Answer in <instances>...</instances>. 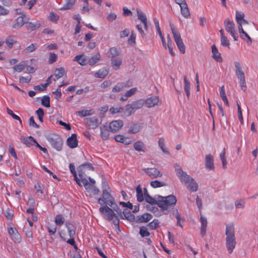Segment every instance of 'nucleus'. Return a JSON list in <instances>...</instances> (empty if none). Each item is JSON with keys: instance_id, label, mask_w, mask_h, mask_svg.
<instances>
[{"instance_id": "obj_31", "label": "nucleus", "mask_w": 258, "mask_h": 258, "mask_svg": "<svg viewBox=\"0 0 258 258\" xmlns=\"http://www.w3.org/2000/svg\"><path fill=\"white\" fill-rule=\"evenodd\" d=\"M65 4L60 9V10H66L71 9L74 6L76 0H64Z\"/></svg>"}, {"instance_id": "obj_22", "label": "nucleus", "mask_w": 258, "mask_h": 258, "mask_svg": "<svg viewBox=\"0 0 258 258\" xmlns=\"http://www.w3.org/2000/svg\"><path fill=\"white\" fill-rule=\"evenodd\" d=\"M67 145L71 148H75L77 147L78 141L76 134H72V136L67 139Z\"/></svg>"}, {"instance_id": "obj_45", "label": "nucleus", "mask_w": 258, "mask_h": 258, "mask_svg": "<svg viewBox=\"0 0 258 258\" xmlns=\"http://www.w3.org/2000/svg\"><path fill=\"white\" fill-rule=\"evenodd\" d=\"M238 30L240 34H243L245 37L247 38V43L248 44H250L251 43V39L250 36L243 30L242 25H239L238 26Z\"/></svg>"}, {"instance_id": "obj_55", "label": "nucleus", "mask_w": 258, "mask_h": 258, "mask_svg": "<svg viewBox=\"0 0 258 258\" xmlns=\"http://www.w3.org/2000/svg\"><path fill=\"white\" fill-rule=\"evenodd\" d=\"M221 44L224 47H230L229 40L228 39L227 37L224 36L221 37Z\"/></svg>"}, {"instance_id": "obj_48", "label": "nucleus", "mask_w": 258, "mask_h": 258, "mask_svg": "<svg viewBox=\"0 0 258 258\" xmlns=\"http://www.w3.org/2000/svg\"><path fill=\"white\" fill-rule=\"evenodd\" d=\"M220 159H221L222 163L223 168L224 169H225L226 168L227 161H226V156H225V149H224L223 152L220 153Z\"/></svg>"}, {"instance_id": "obj_47", "label": "nucleus", "mask_w": 258, "mask_h": 258, "mask_svg": "<svg viewBox=\"0 0 258 258\" xmlns=\"http://www.w3.org/2000/svg\"><path fill=\"white\" fill-rule=\"evenodd\" d=\"M42 105L46 107H50V98L48 96H44L41 99Z\"/></svg>"}, {"instance_id": "obj_20", "label": "nucleus", "mask_w": 258, "mask_h": 258, "mask_svg": "<svg viewBox=\"0 0 258 258\" xmlns=\"http://www.w3.org/2000/svg\"><path fill=\"white\" fill-rule=\"evenodd\" d=\"M73 61L77 62L81 66H85L88 63V56L84 54L76 55L73 59Z\"/></svg>"}, {"instance_id": "obj_29", "label": "nucleus", "mask_w": 258, "mask_h": 258, "mask_svg": "<svg viewBox=\"0 0 258 258\" xmlns=\"http://www.w3.org/2000/svg\"><path fill=\"white\" fill-rule=\"evenodd\" d=\"M136 192H137V200L139 202H142L144 200V192H143L142 188L140 185H138L136 187Z\"/></svg>"}, {"instance_id": "obj_32", "label": "nucleus", "mask_w": 258, "mask_h": 258, "mask_svg": "<svg viewBox=\"0 0 258 258\" xmlns=\"http://www.w3.org/2000/svg\"><path fill=\"white\" fill-rule=\"evenodd\" d=\"M54 222L59 228L64 223L65 218L62 215L58 214L55 216Z\"/></svg>"}, {"instance_id": "obj_58", "label": "nucleus", "mask_w": 258, "mask_h": 258, "mask_svg": "<svg viewBox=\"0 0 258 258\" xmlns=\"http://www.w3.org/2000/svg\"><path fill=\"white\" fill-rule=\"evenodd\" d=\"M7 111L8 114L10 115L14 119L19 120L20 123L22 122L20 118L18 115L14 114L12 110L8 108L7 109Z\"/></svg>"}, {"instance_id": "obj_59", "label": "nucleus", "mask_w": 258, "mask_h": 258, "mask_svg": "<svg viewBox=\"0 0 258 258\" xmlns=\"http://www.w3.org/2000/svg\"><path fill=\"white\" fill-rule=\"evenodd\" d=\"M36 113L37 114L38 119L40 122H43V118L44 116V111L42 108H39L36 110Z\"/></svg>"}, {"instance_id": "obj_43", "label": "nucleus", "mask_w": 258, "mask_h": 258, "mask_svg": "<svg viewBox=\"0 0 258 258\" xmlns=\"http://www.w3.org/2000/svg\"><path fill=\"white\" fill-rule=\"evenodd\" d=\"M123 111V108L118 106H113L109 109V111L112 114H116L117 113H121Z\"/></svg>"}, {"instance_id": "obj_3", "label": "nucleus", "mask_w": 258, "mask_h": 258, "mask_svg": "<svg viewBox=\"0 0 258 258\" xmlns=\"http://www.w3.org/2000/svg\"><path fill=\"white\" fill-rule=\"evenodd\" d=\"M225 235L226 246L228 252L231 253L236 244L235 228L233 224L226 225Z\"/></svg>"}, {"instance_id": "obj_27", "label": "nucleus", "mask_w": 258, "mask_h": 258, "mask_svg": "<svg viewBox=\"0 0 258 258\" xmlns=\"http://www.w3.org/2000/svg\"><path fill=\"white\" fill-rule=\"evenodd\" d=\"M144 199L145 201L151 204V205H157V200H156L155 199L151 197L149 195L147 190L146 188H144Z\"/></svg>"}, {"instance_id": "obj_63", "label": "nucleus", "mask_w": 258, "mask_h": 258, "mask_svg": "<svg viewBox=\"0 0 258 258\" xmlns=\"http://www.w3.org/2000/svg\"><path fill=\"white\" fill-rule=\"evenodd\" d=\"M235 206L237 209H243L244 207V202L242 200H237L235 203Z\"/></svg>"}, {"instance_id": "obj_35", "label": "nucleus", "mask_w": 258, "mask_h": 258, "mask_svg": "<svg viewBox=\"0 0 258 258\" xmlns=\"http://www.w3.org/2000/svg\"><path fill=\"white\" fill-rule=\"evenodd\" d=\"M108 74V71L105 69H101L95 73L94 76L96 78H104Z\"/></svg>"}, {"instance_id": "obj_9", "label": "nucleus", "mask_w": 258, "mask_h": 258, "mask_svg": "<svg viewBox=\"0 0 258 258\" xmlns=\"http://www.w3.org/2000/svg\"><path fill=\"white\" fill-rule=\"evenodd\" d=\"M178 6L180 8L181 15L185 18H188L190 16L189 11L187 5L185 0H178Z\"/></svg>"}, {"instance_id": "obj_49", "label": "nucleus", "mask_w": 258, "mask_h": 258, "mask_svg": "<svg viewBox=\"0 0 258 258\" xmlns=\"http://www.w3.org/2000/svg\"><path fill=\"white\" fill-rule=\"evenodd\" d=\"M100 130H101L100 135H101V138L103 140L107 139L109 137V131L105 127H103V128L101 127Z\"/></svg>"}, {"instance_id": "obj_16", "label": "nucleus", "mask_w": 258, "mask_h": 258, "mask_svg": "<svg viewBox=\"0 0 258 258\" xmlns=\"http://www.w3.org/2000/svg\"><path fill=\"white\" fill-rule=\"evenodd\" d=\"M200 223L201 224V234L202 236L204 237L206 234V229L207 227V219L206 217L203 216L202 213L200 212Z\"/></svg>"}, {"instance_id": "obj_52", "label": "nucleus", "mask_w": 258, "mask_h": 258, "mask_svg": "<svg viewBox=\"0 0 258 258\" xmlns=\"http://www.w3.org/2000/svg\"><path fill=\"white\" fill-rule=\"evenodd\" d=\"M50 80V77L48 78L47 80V83L41 84L40 85L36 86L34 87V90L36 91H41L44 90L46 87L47 86V84L49 83V81Z\"/></svg>"}, {"instance_id": "obj_24", "label": "nucleus", "mask_w": 258, "mask_h": 258, "mask_svg": "<svg viewBox=\"0 0 258 258\" xmlns=\"http://www.w3.org/2000/svg\"><path fill=\"white\" fill-rule=\"evenodd\" d=\"M130 104L133 110L135 111L136 110L141 108L144 105V102L143 100L140 99L134 101Z\"/></svg>"}, {"instance_id": "obj_64", "label": "nucleus", "mask_w": 258, "mask_h": 258, "mask_svg": "<svg viewBox=\"0 0 258 258\" xmlns=\"http://www.w3.org/2000/svg\"><path fill=\"white\" fill-rule=\"evenodd\" d=\"M136 34L135 33V32L134 31H132L131 34L128 39V43L130 44L135 43L136 42Z\"/></svg>"}, {"instance_id": "obj_50", "label": "nucleus", "mask_w": 258, "mask_h": 258, "mask_svg": "<svg viewBox=\"0 0 258 258\" xmlns=\"http://www.w3.org/2000/svg\"><path fill=\"white\" fill-rule=\"evenodd\" d=\"M41 25L40 22L36 21L35 23L29 22L28 24V27L31 30H34L38 28Z\"/></svg>"}, {"instance_id": "obj_14", "label": "nucleus", "mask_w": 258, "mask_h": 258, "mask_svg": "<svg viewBox=\"0 0 258 258\" xmlns=\"http://www.w3.org/2000/svg\"><path fill=\"white\" fill-rule=\"evenodd\" d=\"M136 11L138 19L143 24L144 29L147 30L148 29L147 19L145 14L139 8L136 9Z\"/></svg>"}, {"instance_id": "obj_17", "label": "nucleus", "mask_w": 258, "mask_h": 258, "mask_svg": "<svg viewBox=\"0 0 258 258\" xmlns=\"http://www.w3.org/2000/svg\"><path fill=\"white\" fill-rule=\"evenodd\" d=\"M205 167L209 170L215 169L213 156L211 154L207 155L205 157Z\"/></svg>"}, {"instance_id": "obj_38", "label": "nucleus", "mask_w": 258, "mask_h": 258, "mask_svg": "<svg viewBox=\"0 0 258 258\" xmlns=\"http://www.w3.org/2000/svg\"><path fill=\"white\" fill-rule=\"evenodd\" d=\"M26 67V63L25 61H21L19 63L15 65L13 67V69L15 72L20 73L23 71Z\"/></svg>"}, {"instance_id": "obj_11", "label": "nucleus", "mask_w": 258, "mask_h": 258, "mask_svg": "<svg viewBox=\"0 0 258 258\" xmlns=\"http://www.w3.org/2000/svg\"><path fill=\"white\" fill-rule=\"evenodd\" d=\"M144 102L145 105L147 107L151 108L158 105L159 99L158 96H153L144 100Z\"/></svg>"}, {"instance_id": "obj_15", "label": "nucleus", "mask_w": 258, "mask_h": 258, "mask_svg": "<svg viewBox=\"0 0 258 258\" xmlns=\"http://www.w3.org/2000/svg\"><path fill=\"white\" fill-rule=\"evenodd\" d=\"M8 232L15 242L19 243L21 241V236L16 229L10 227L8 229Z\"/></svg>"}, {"instance_id": "obj_51", "label": "nucleus", "mask_w": 258, "mask_h": 258, "mask_svg": "<svg viewBox=\"0 0 258 258\" xmlns=\"http://www.w3.org/2000/svg\"><path fill=\"white\" fill-rule=\"evenodd\" d=\"M150 185L153 188H157L164 186L165 183L164 182L154 180L150 182Z\"/></svg>"}, {"instance_id": "obj_21", "label": "nucleus", "mask_w": 258, "mask_h": 258, "mask_svg": "<svg viewBox=\"0 0 258 258\" xmlns=\"http://www.w3.org/2000/svg\"><path fill=\"white\" fill-rule=\"evenodd\" d=\"M212 57L218 62H222L223 58L215 44L212 46Z\"/></svg>"}, {"instance_id": "obj_33", "label": "nucleus", "mask_w": 258, "mask_h": 258, "mask_svg": "<svg viewBox=\"0 0 258 258\" xmlns=\"http://www.w3.org/2000/svg\"><path fill=\"white\" fill-rule=\"evenodd\" d=\"M64 69L63 68L56 69L54 72L53 80L55 81L62 77L64 75Z\"/></svg>"}, {"instance_id": "obj_40", "label": "nucleus", "mask_w": 258, "mask_h": 258, "mask_svg": "<svg viewBox=\"0 0 258 258\" xmlns=\"http://www.w3.org/2000/svg\"><path fill=\"white\" fill-rule=\"evenodd\" d=\"M92 110H82L79 111H78L76 114L80 116V117H85L87 116L91 115L93 114Z\"/></svg>"}, {"instance_id": "obj_28", "label": "nucleus", "mask_w": 258, "mask_h": 258, "mask_svg": "<svg viewBox=\"0 0 258 258\" xmlns=\"http://www.w3.org/2000/svg\"><path fill=\"white\" fill-rule=\"evenodd\" d=\"M65 225L67 228L69 236L70 237H74L76 234V231L74 225L68 222H66Z\"/></svg>"}, {"instance_id": "obj_36", "label": "nucleus", "mask_w": 258, "mask_h": 258, "mask_svg": "<svg viewBox=\"0 0 258 258\" xmlns=\"http://www.w3.org/2000/svg\"><path fill=\"white\" fill-rule=\"evenodd\" d=\"M16 42H17L16 39L15 38V37L12 36H9V37H8L5 41L7 46L9 48H12L13 45L15 43H16Z\"/></svg>"}, {"instance_id": "obj_19", "label": "nucleus", "mask_w": 258, "mask_h": 258, "mask_svg": "<svg viewBox=\"0 0 258 258\" xmlns=\"http://www.w3.org/2000/svg\"><path fill=\"white\" fill-rule=\"evenodd\" d=\"M147 174L152 178H158L161 177L162 174L159 171L155 168H149L145 170Z\"/></svg>"}, {"instance_id": "obj_34", "label": "nucleus", "mask_w": 258, "mask_h": 258, "mask_svg": "<svg viewBox=\"0 0 258 258\" xmlns=\"http://www.w3.org/2000/svg\"><path fill=\"white\" fill-rule=\"evenodd\" d=\"M100 58L101 56L100 54H95L91 58H88V63H89L90 66H93L100 60Z\"/></svg>"}, {"instance_id": "obj_23", "label": "nucleus", "mask_w": 258, "mask_h": 258, "mask_svg": "<svg viewBox=\"0 0 258 258\" xmlns=\"http://www.w3.org/2000/svg\"><path fill=\"white\" fill-rule=\"evenodd\" d=\"M122 58L120 57L113 58L111 60V64L113 70L117 71L122 64Z\"/></svg>"}, {"instance_id": "obj_4", "label": "nucleus", "mask_w": 258, "mask_h": 258, "mask_svg": "<svg viewBox=\"0 0 258 258\" xmlns=\"http://www.w3.org/2000/svg\"><path fill=\"white\" fill-rule=\"evenodd\" d=\"M176 202V197L173 195L166 197L158 196L157 198V205L163 210H166L169 207L174 205Z\"/></svg>"}, {"instance_id": "obj_44", "label": "nucleus", "mask_w": 258, "mask_h": 258, "mask_svg": "<svg viewBox=\"0 0 258 258\" xmlns=\"http://www.w3.org/2000/svg\"><path fill=\"white\" fill-rule=\"evenodd\" d=\"M244 14L243 13L236 12V21L238 24L242 25V21L244 19Z\"/></svg>"}, {"instance_id": "obj_62", "label": "nucleus", "mask_w": 258, "mask_h": 258, "mask_svg": "<svg viewBox=\"0 0 258 258\" xmlns=\"http://www.w3.org/2000/svg\"><path fill=\"white\" fill-rule=\"evenodd\" d=\"M37 47L38 46L37 44L32 43L29 46L27 47L26 50L27 52H31L34 51Z\"/></svg>"}, {"instance_id": "obj_5", "label": "nucleus", "mask_w": 258, "mask_h": 258, "mask_svg": "<svg viewBox=\"0 0 258 258\" xmlns=\"http://www.w3.org/2000/svg\"><path fill=\"white\" fill-rule=\"evenodd\" d=\"M79 176L81 178L83 185L85 187L87 194L90 197H92L99 193V189L94 185L95 181L93 179L89 177L90 181H89L86 178H83L82 175L79 174Z\"/></svg>"}, {"instance_id": "obj_42", "label": "nucleus", "mask_w": 258, "mask_h": 258, "mask_svg": "<svg viewBox=\"0 0 258 258\" xmlns=\"http://www.w3.org/2000/svg\"><path fill=\"white\" fill-rule=\"evenodd\" d=\"M184 89L186 93V96L189 98L190 96V83L187 81L186 76L184 77Z\"/></svg>"}, {"instance_id": "obj_57", "label": "nucleus", "mask_w": 258, "mask_h": 258, "mask_svg": "<svg viewBox=\"0 0 258 258\" xmlns=\"http://www.w3.org/2000/svg\"><path fill=\"white\" fill-rule=\"evenodd\" d=\"M57 58V55L56 54H55L52 52H50L49 54V59L48 62L50 64H52L56 61Z\"/></svg>"}, {"instance_id": "obj_41", "label": "nucleus", "mask_w": 258, "mask_h": 258, "mask_svg": "<svg viewBox=\"0 0 258 258\" xmlns=\"http://www.w3.org/2000/svg\"><path fill=\"white\" fill-rule=\"evenodd\" d=\"M109 56L114 57L120 54L119 50L117 49L115 47H111L108 51Z\"/></svg>"}, {"instance_id": "obj_8", "label": "nucleus", "mask_w": 258, "mask_h": 258, "mask_svg": "<svg viewBox=\"0 0 258 258\" xmlns=\"http://www.w3.org/2000/svg\"><path fill=\"white\" fill-rule=\"evenodd\" d=\"M224 24L226 30L228 32L230 33L234 41H237L238 40V36L235 30L234 22L230 20L229 19H227L224 21Z\"/></svg>"}, {"instance_id": "obj_2", "label": "nucleus", "mask_w": 258, "mask_h": 258, "mask_svg": "<svg viewBox=\"0 0 258 258\" xmlns=\"http://www.w3.org/2000/svg\"><path fill=\"white\" fill-rule=\"evenodd\" d=\"M178 178L189 192H196L198 190L197 182L186 172L183 171L181 168H178Z\"/></svg>"}, {"instance_id": "obj_39", "label": "nucleus", "mask_w": 258, "mask_h": 258, "mask_svg": "<svg viewBox=\"0 0 258 258\" xmlns=\"http://www.w3.org/2000/svg\"><path fill=\"white\" fill-rule=\"evenodd\" d=\"M220 95L225 104L227 106H228V100L225 94L224 86H222L220 88Z\"/></svg>"}, {"instance_id": "obj_56", "label": "nucleus", "mask_w": 258, "mask_h": 258, "mask_svg": "<svg viewBox=\"0 0 258 258\" xmlns=\"http://www.w3.org/2000/svg\"><path fill=\"white\" fill-rule=\"evenodd\" d=\"M152 218V216L151 214L148 213H146L143 214L141 218H140V220L142 222H148Z\"/></svg>"}, {"instance_id": "obj_6", "label": "nucleus", "mask_w": 258, "mask_h": 258, "mask_svg": "<svg viewBox=\"0 0 258 258\" xmlns=\"http://www.w3.org/2000/svg\"><path fill=\"white\" fill-rule=\"evenodd\" d=\"M114 198L105 189H103L102 197L98 199V202L100 205H105V206H112L114 204Z\"/></svg>"}, {"instance_id": "obj_53", "label": "nucleus", "mask_w": 258, "mask_h": 258, "mask_svg": "<svg viewBox=\"0 0 258 258\" xmlns=\"http://www.w3.org/2000/svg\"><path fill=\"white\" fill-rule=\"evenodd\" d=\"M123 85L121 82L118 83L113 88L112 92H119L122 91L123 90Z\"/></svg>"}, {"instance_id": "obj_25", "label": "nucleus", "mask_w": 258, "mask_h": 258, "mask_svg": "<svg viewBox=\"0 0 258 258\" xmlns=\"http://www.w3.org/2000/svg\"><path fill=\"white\" fill-rule=\"evenodd\" d=\"M134 149L138 152H145V146L144 143L141 141H138L134 144Z\"/></svg>"}, {"instance_id": "obj_13", "label": "nucleus", "mask_w": 258, "mask_h": 258, "mask_svg": "<svg viewBox=\"0 0 258 258\" xmlns=\"http://www.w3.org/2000/svg\"><path fill=\"white\" fill-rule=\"evenodd\" d=\"M29 18L26 15L23 14L22 16L17 18L15 22L13 25V28H20L25 23H28Z\"/></svg>"}, {"instance_id": "obj_12", "label": "nucleus", "mask_w": 258, "mask_h": 258, "mask_svg": "<svg viewBox=\"0 0 258 258\" xmlns=\"http://www.w3.org/2000/svg\"><path fill=\"white\" fill-rule=\"evenodd\" d=\"M234 66L236 69V74L238 79L239 80V82H241L243 84L244 80H245V76L244 72L242 71L240 63L238 61H235L234 62Z\"/></svg>"}, {"instance_id": "obj_60", "label": "nucleus", "mask_w": 258, "mask_h": 258, "mask_svg": "<svg viewBox=\"0 0 258 258\" xmlns=\"http://www.w3.org/2000/svg\"><path fill=\"white\" fill-rule=\"evenodd\" d=\"M31 80V77L30 75L27 76L26 77H20L19 79V81L20 83H28L30 82Z\"/></svg>"}, {"instance_id": "obj_26", "label": "nucleus", "mask_w": 258, "mask_h": 258, "mask_svg": "<svg viewBox=\"0 0 258 258\" xmlns=\"http://www.w3.org/2000/svg\"><path fill=\"white\" fill-rule=\"evenodd\" d=\"M142 127L141 124L134 123L131 125L128 133L129 134H136L140 131Z\"/></svg>"}, {"instance_id": "obj_30", "label": "nucleus", "mask_w": 258, "mask_h": 258, "mask_svg": "<svg viewBox=\"0 0 258 258\" xmlns=\"http://www.w3.org/2000/svg\"><path fill=\"white\" fill-rule=\"evenodd\" d=\"M20 140L24 144L26 145L27 146H30L32 145L33 142H36V140L31 136H29L28 138L21 137Z\"/></svg>"}, {"instance_id": "obj_54", "label": "nucleus", "mask_w": 258, "mask_h": 258, "mask_svg": "<svg viewBox=\"0 0 258 258\" xmlns=\"http://www.w3.org/2000/svg\"><path fill=\"white\" fill-rule=\"evenodd\" d=\"M140 234L143 237H147L150 235V233L146 227H142L140 228Z\"/></svg>"}, {"instance_id": "obj_7", "label": "nucleus", "mask_w": 258, "mask_h": 258, "mask_svg": "<svg viewBox=\"0 0 258 258\" xmlns=\"http://www.w3.org/2000/svg\"><path fill=\"white\" fill-rule=\"evenodd\" d=\"M47 140L52 147L57 151L61 150L62 146V140L60 137L55 135H50L47 137Z\"/></svg>"}, {"instance_id": "obj_18", "label": "nucleus", "mask_w": 258, "mask_h": 258, "mask_svg": "<svg viewBox=\"0 0 258 258\" xmlns=\"http://www.w3.org/2000/svg\"><path fill=\"white\" fill-rule=\"evenodd\" d=\"M123 125V122L121 120L112 121L109 124V129L112 132H117Z\"/></svg>"}, {"instance_id": "obj_37", "label": "nucleus", "mask_w": 258, "mask_h": 258, "mask_svg": "<svg viewBox=\"0 0 258 258\" xmlns=\"http://www.w3.org/2000/svg\"><path fill=\"white\" fill-rule=\"evenodd\" d=\"M134 112V111L131 107L130 104H127L125 106V109L123 108V111L122 112L123 114L122 116L124 117H128L130 116Z\"/></svg>"}, {"instance_id": "obj_10", "label": "nucleus", "mask_w": 258, "mask_h": 258, "mask_svg": "<svg viewBox=\"0 0 258 258\" xmlns=\"http://www.w3.org/2000/svg\"><path fill=\"white\" fill-rule=\"evenodd\" d=\"M85 122L86 125L92 129L96 128L100 124V121L97 116L87 118L85 119Z\"/></svg>"}, {"instance_id": "obj_1", "label": "nucleus", "mask_w": 258, "mask_h": 258, "mask_svg": "<svg viewBox=\"0 0 258 258\" xmlns=\"http://www.w3.org/2000/svg\"><path fill=\"white\" fill-rule=\"evenodd\" d=\"M102 206L99 208V212L102 215L103 217L110 221H112L114 226L119 227V220L118 216H122L121 210L118 207L115 202L112 206Z\"/></svg>"}, {"instance_id": "obj_61", "label": "nucleus", "mask_w": 258, "mask_h": 258, "mask_svg": "<svg viewBox=\"0 0 258 258\" xmlns=\"http://www.w3.org/2000/svg\"><path fill=\"white\" fill-rule=\"evenodd\" d=\"M137 90L138 89L136 87L131 88L130 90H128L125 92L126 96H127L128 97H131L137 92Z\"/></svg>"}, {"instance_id": "obj_46", "label": "nucleus", "mask_w": 258, "mask_h": 258, "mask_svg": "<svg viewBox=\"0 0 258 258\" xmlns=\"http://www.w3.org/2000/svg\"><path fill=\"white\" fill-rule=\"evenodd\" d=\"M178 49L180 52L184 54L185 51V46L183 44L181 38H180V36L178 35Z\"/></svg>"}]
</instances>
